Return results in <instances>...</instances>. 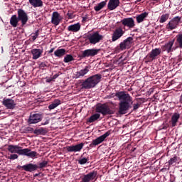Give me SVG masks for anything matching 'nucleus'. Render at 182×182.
<instances>
[{"label":"nucleus","mask_w":182,"mask_h":182,"mask_svg":"<svg viewBox=\"0 0 182 182\" xmlns=\"http://www.w3.org/2000/svg\"><path fill=\"white\" fill-rule=\"evenodd\" d=\"M31 52L33 60H36L42 56V53H43V48H33Z\"/></svg>","instance_id":"a211bd4d"},{"label":"nucleus","mask_w":182,"mask_h":182,"mask_svg":"<svg viewBox=\"0 0 182 182\" xmlns=\"http://www.w3.org/2000/svg\"><path fill=\"white\" fill-rule=\"evenodd\" d=\"M61 102L60 100H55L54 102L48 106V109L50 110H53V109H56L59 105H60Z\"/></svg>","instance_id":"72a5a7b5"},{"label":"nucleus","mask_w":182,"mask_h":182,"mask_svg":"<svg viewBox=\"0 0 182 182\" xmlns=\"http://www.w3.org/2000/svg\"><path fill=\"white\" fill-rule=\"evenodd\" d=\"M46 124H49V119H47L45 122L41 123V126H46Z\"/></svg>","instance_id":"49530a36"},{"label":"nucleus","mask_w":182,"mask_h":182,"mask_svg":"<svg viewBox=\"0 0 182 182\" xmlns=\"http://www.w3.org/2000/svg\"><path fill=\"white\" fill-rule=\"evenodd\" d=\"M89 73V66H85V68L77 71L75 74V79H79V77L85 76V75H87Z\"/></svg>","instance_id":"b1692460"},{"label":"nucleus","mask_w":182,"mask_h":182,"mask_svg":"<svg viewBox=\"0 0 182 182\" xmlns=\"http://www.w3.org/2000/svg\"><path fill=\"white\" fill-rule=\"evenodd\" d=\"M121 23L124 28H128L129 29H133L136 26V23L134 19L132 17L124 18L121 20Z\"/></svg>","instance_id":"1a4fd4ad"},{"label":"nucleus","mask_w":182,"mask_h":182,"mask_svg":"<svg viewBox=\"0 0 182 182\" xmlns=\"http://www.w3.org/2000/svg\"><path fill=\"white\" fill-rule=\"evenodd\" d=\"M178 159L177 156H173V158H171L168 161L169 166H172V164H174V163H176Z\"/></svg>","instance_id":"58836bf2"},{"label":"nucleus","mask_w":182,"mask_h":182,"mask_svg":"<svg viewBox=\"0 0 182 182\" xmlns=\"http://www.w3.org/2000/svg\"><path fill=\"white\" fill-rule=\"evenodd\" d=\"M87 38L91 45H96V43H99L101 41L105 39V36L100 34L99 31H95L89 33Z\"/></svg>","instance_id":"20e7f679"},{"label":"nucleus","mask_w":182,"mask_h":182,"mask_svg":"<svg viewBox=\"0 0 182 182\" xmlns=\"http://www.w3.org/2000/svg\"><path fill=\"white\" fill-rule=\"evenodd\" d=\"M26 132H33V128L30 127H27L26 128Z\"/></svg>","instance_id":"a18cd8bd"},{"label":"nucleus","mask_w":182,"mask_h":182,"mask_svg":"<svg viewBox=\"0 0 182 182\" xmlns=\"http://www.w3.org/2000/svg\"><path fill=\"white\" fill-rule=\"evenodd\" d=\"M48 166V161H43L39 164V168H44V167H46Z\"/></svg>","instance_id":"a19ab883"},{"label":"nucleus","mask_w":182,"mask_h":182,"mask_svg":"<svg viewBox=\"0 0 182 182\" xmlns=\"http://www.w3.org/2000/svg\"><path fill=\"white\" fill-rule=\"evenodd\" d=\"M18 156L16 154H10L9 156L7 157L9 160H16Z\"/></svg>","instance_id":"ea45409f"},{"label":"nucleus","mask_w":182,"mask_h":182,"mask_svg":"<svg viewBox=\"0 0 182 182\" xmlns=\"http://www.w3.org/2000/svg\"><path fill=\"white\" fill-rule=\"evenodd\" d=\"M17 18H18V21H21L22 26H24V25H26L28 18V14L23 11V9H20L17 11Z\"/></svg>","instance_id":"6e6552de"},{"label":"nucleus","mask_w":182,"mask_h":182,"mask_svg":"<svg viewBox=\"0 0 182 182\" xmlns=\"http://www.w3.org/2000/svg\"><path fill=\"white\" fill-rule=\"evenodd\" d=\"M110 136V132H107L104 134L101 135L98 138L94 139L92 142L90 144V147H95V146H97L100 144V143H103L107 137Z\"/></svg>","instance_id":"9d476101"},{"label":"nucleus","mask_w":182,"mask_h":182,"mask_svg":"<svg viewBox=\"0 0 182 182\" xmlns=\"http://www.w3.org/2000/svg\"><path fill=\"white\" fill-rule=\"evenodd\" d=\"M28 2L33 8H42L43 6L42 0H28Z\"/></svg>","instance_id":"a878e982"},{"label":"nucleus","mask_w":182,"mask_h":182,"mask_svg":"<svg viewBox=\"0 0 182 182\" xmlns=\"http://www.w3.org/2000/svg\"><path fill=\"white\" fill-rule=\"evenodd\" d=\"M3 105L6 107V109H15V106H16V103L12 99H4L3 100Z\"/></svg>","instance_id":"6ab92c4d"},{"label":"nucleus","mask_w":182,"mask_h":182,"mask_svg":"<svg viewBox=\"0 0 182 182\" xmlns=\"http://www.w3.org/2000/svg\"><path fill=\"white\" fill-rule=\"evenodd\" d=\"M98 119H100V114L97 112L96 114H92L87 120L88 123H93L96 122Z\"/></svg>","instance_id":"2f4dec72"},{"label":"nucleus","mask_w":182,"mask_h":182,"mask_svg":"<svg viewBox=\"0 0 182 182\" xmlns=\"http://www.w3.org/2000/svg\"><path fill=\"white\" fill-rule=\"evenodd\" d=\"M7 150L11 154H19V156H22L23 153V149H22V147L19 146V145H8Z\"/></svg>","instance_id":"0eeeda50"},{"label":"nucleus","mask_w":182,"mask_h":182,"mask_svg":"<svg viewBox=\"0 0 182 182\" xmlns=\"http://www.w3.org/2000/svg\"><path fill=\"white\" fill-rule=\"evenodd\" d=\"M83 146H85V144L80 143L76 145H71L66 147L67 151L69 153H77L79 151H82V149H83Z\"/></svg>","instance_id":"2eb2a0df"},{"label":"nucleus","mask_w":182,"mask_h":182,"mask_svg":"<svg viewBox=\"0 0 182 182\" xmlns=\"http://www.w3.org/2000/svg\"><path fill=\"white\" fill-rule=\"evenodd\" d=\"M96 113L102 114V116H107V114H114V111L110 109L107 104H97L95 107Z\"/></svg>","instance_id":"7ed1b4c3"},{"label":"nucleus","mask_w":182,"mask_h":182,"mask_svg":"<svg viewBox=\"0 0 182 182\" xmlns=\"http://www.w3.org/2000/svg\"><path fill=\"white\" fill-rule=\"evenodd\" d=\"M174 42H176V40L172 39L168 43H166L165 45L162 47L164 52H167V53H170V52H174V50L177 49V47H173V46L174 45Z\"/></svg>","instance_id":"9b49d317"},{"label":"nucleus","mask_w":182,"mask_h":182,"mask_svg":"<svg viewBox=\"0 0 182 182\" xmlns=\"http://www.w3.org/2000/svg\"><path fill=\"white\" fill-rule=\"evenodd\" d=\"M168 18H170V14H162L159 18V23H164L168 20Z\"/></svg>","instance_id":"f704fd0d"},{"label":"nucleus","mask_w":182,"mask_h":182,"mask_svg":"<svg viewBox=\"0 0 182 182\" xmlns=\"http://www.w3.org/2000/svg\"><path fill=\"white\" fill-rule=\"evenodd\" d=\"M40 66L41 68H45V66H46V65L45 64V63H41Z\"/></svg>","instance_id":"de8ad7c7"},{"label":"nucleus","mask_w":182,"mask_h":182,"mask_svg":"<svg viewBox=\"0 0 182 182\" xmlns=\"http://www.w3.org/2000/svg\"><path fill=\"white\" fill-rule=\"evenodd\" d=\"M42 119H43L42 114L31 113L27 122L28 124H36V123L42 122Z\"/></svg>","instance_id":"423d86ee"},{"label":"nucleus","mask_w":182,"mask_h":182,"mask_svg":"<svg viewBox=\"0 0 182 182\" xmlns=\"http://www.w3.org/2000/svg\"><path fill=\"white\" fill-rule=\"evenodd\" d=\"M60 21H62V16H60V14H59L58 11L53 12L51 16V23L55 26H58V25L60 23Z\"/></svg>","instance_id":"dca6fc26"},{"label":"nucleus","mask_w":182,"mask_h":182,"mask_svg":"<svg viewBox=\"0 0 182 182\" xmlns=\"http://www.w3.org/2000/svg\"><path fill=\"white\" fill-rule=\"evenodd\" d=\"M100 51V49L91 48L84 50L81 55V58H89L90 56H96Z\"/></svg>","instance_id":"4468645a"},{"label":"nucleus","mask_w":182,"mask_h":182,"mask_svg":"<svg viewBox=\"0 0 182 182\" xmlns=\"http://www.w3.org/2000/svg\"><path fill=\"white\" fill-rule=\"evenodd\" d=\"M139 107H140V103H134L133 104V111L136 112V110H137V109H139Z\"/></svg>","instance_id":"37998d69"},{"label":"nucleus","mask_w":182,"mask_h":182,"mask_svg":"<svg viewBox=\"0 0 182 182\" xmlns=\"http://www.w3.org/2000/svg\"><path fill=\"white\" fill-rule=\"evenodd\" d=\"M68 31L69 32H79V31H80V23H77L69 26L68 27Z\"/></svg>","instance_id":"bb28decb"},{"label":"nucleus","mask_w":182,"mask_h":182,"mask_svg":"<svg viewBox=\"0 0 182 182\" xmlns=\"http://www.w3.org/2000/svg\"><path fill=\"white\" fill-rule=\"evenodd\" d=\"M107 5V0L102 1L100 3L97 4L95 7L94 9L96 12H99V11H101V9H103L104 7Z\"/></svg>","instance_id":"c756f323"},{"label":"nucleus","mask_w":182,"mask_h":182,"mask_svg":"<svg viewBox=\"0 0 182 182\" xmlns=\"http://www.w3.org/2000/svg\"><path fill=\"white\" fill-rule=\"evenodd\" d=\"M123 35H124V31H123V28H116L112 33V42H116V41H119V39H120Z\"/></svg>","instance_id":"f8f14e48"},{"label":"nucleus","mask_w":182,"mask_h":182,"mask_svg":"<svg viewBox=\"0 0 182 182\" xmlns=\"http://www.w3.org/2000/svg\"><path fill=\"white\" fill-rule=\"evenodd\" d=\"M179 102H180L181 103H182V94H181V97H180Z\"/></svg>","instance_id":"3c124183"},{"label":"nucleus","mask_w":182,"mask_h":182,"mask_svg":"<svg viewBox=\"0 0 182 182\" xmlns=\"http://www.w3.org/2000/svg\"><path fill=\"white\" fill-rule=\"evenodd\" d=\"M87 161H88L87 159L82 158V159L78 160V163H79V164H81V165L86 164L87 163Z\"/></svg>","instance_id":"79ce46f5"},{"label":"nucleus","mask_w":182,"mask_h":182,"mask_svg":"<svg viewBox=\"0 0 182 182\" xmlns=\"http://www.w3.org/2000/svg\"><path fill=\"white\" fill-rule=\"evenodd\" d=\"M20 167L23 169L24 171H27L28 173H32V171L38 170V165L33 164H28Z\"/></svg>","instance_id":"aec40b11"},{"label":"nucleus","mask_w":182,"mask_h":182,"mask_svg":"<svg viewBox=\"0 0 182 182\" xmlns=\"http://www.w3.org/2000/svg\"><path fill=\"white\" fill-rule=\"evenodd\" d=\"M176 38V45L178 46L177 48L182 49V33L178 34Z\"/></svg>","instance_id":"473e14b6"},{"label":"nucleus","mask_w":182,"mask_h":182,"mask_svg":"<svg viewBox=\"0 0 182 182\" xmlns=\"http://www.w3.org/2000/svg\"><path fill=\"white\" fill-rule=\"evenodd\" d=\"M96 176H97V172L96 171H91L87 174L84 175L81 182H90L96 178Z\"/></svg>","instance_id":"f3484780"},{"label":"nucleus","mask_w":182,"mask_h":182,"mask_svg":"<svg viewBox=\"0 0 182 182\" xmlns=\"http://www.w3.org/2000/svg\"><path fill=\"white\" fill-rule=\"evenodd\" d=\"M38 176H39V174H38V173L35 174V177H38Z\"/></svg>","instance_id":"603ef678"},{"label":"nucleus","mask_w":182,"mask_h":182,"mask_svg":"<svg viewBox=\"0 0 182 182\" xmlns=\"http://www.w3.org/2000/svg\"><path fill=\"white\" fill-rule=\"evenodd\" d=\"M68 16L70 18V19H72V14L68 13Z\"/></svg>","instance_id":"09e8293b"},{"label":"nucleus","mask_w":182,"mask_h":182,"mask_svg":"<svg viewBox=\"0 0 182 182\" xmlns=\"http://www.w3.org/2000/svg\"><path fill=\"white\" fill-rule=\"evenodd\" d=\"M73 60H75V58H73V55L68 54L66 55L64 58L65 63H69V62H72Z\"/></svg>","instance_id":"c9c22d12"},{"label":"nucleus","mask_w":182,"mask_h":182,"mask_svg":"<svg viewBox=\"0 0 182 182\" xmlns=\"http://www.w3.org/2000/svg\"><path fill=\"white\" fill-rule=\"evenodd\" d=\"M154 1H159V0H154Z\"/></svg>","instance_id":"4d7b16f0"},{"label":"nucleus","mask_w":182,"mask_h":182,"mask_svg":"<svg viewBox=\"0 0 182 182\" xmlns=\"http://www.w3.org/2000/svg\"><path fill=\"white\" fill-rule=\"evenodd\" d=\"M47 82H49V80H47Z\"/></svg>","instance_id":"6e6d98bb"},{"label":"nucleus","mask_w":182,"mask_h":182,"mask_svg":"<svg viewBox=\"0 0 182 182\" xmlns=\"http://www.w3.org/2000/svg\"><path fill=\"white\" fill-rule=\"evenodd\" d=\"M55 50V48H51L49 51L48 53H52Z\"/></svg>","instance_id":"8fccbe9b"},{"label":"nucleus","mask_w":182,"mask_h":182,"mask_svg":"<svg viewBox=\"0 0 182 182\" xmlns=\"http://www.w3.org/2000/svg\"><path fill=\"white\" fill-rule=\"evenodd\" d=\"M65 54L66 50L64 48L58 49L54 52V55L56 58H62V56H65Z\"/></svg>","instance_id":"7c9ffc66"},{"label":"nucleus","mask_w":182,"mask_h":182,"mask_svg":"<svg viewBox=\"0 0 182 182\" xmlns=\"http://www.w3.org/2000/svg\"><path fill=\"white\" fill-rule=\"evenodd\" d=\"M108 97H109V99L113 97L118 99L119 101L118 113H119V114H126V113L132 109L133 97L130 96V94L126 93L124 91H118L116 93H112Z\"/></svg>","instance_id":"f257e3e1"},{"label":"nucleus","mask_w":182,"mask_h":182,"mask_svg":"<svg viewBox=\"0 0 182 182\" xmlns=\"http://www.w3.org/2000/svg\"><path fill=\"white\" fill-rule=\"evenodd\" d=\"M6 89H11V93H14V92H15V86L14 85H10L9 87H6Z\"/></svg>","instance_id":"c03bdc74"},{"label":"nucleus","mask_w":182,"mask_h":182,"mask_svg":"<svg viewBox=\"0 0 182 182\" xmlns=\"http://www.w3.org/2000/svg\"><path fill=\"white\" fill-rule=\"evenodd\" d=\"M161 53V49L154 48L152 49L151 51L149 53V56L151 59V60H154L155 59H157L158 56H160Z\"/></svg>","instance_id":"4be33fe9"},{"label":"nucleus","mask_w":182,"mask_h":182,"mask_svg":"<svg viewBox=\"0 0 182 182\" xmlns=\"http://www.w3.org/2000/svg\"><path fill=\"white\" fill-rule=\"evenodd\" d=\"M38 36H39V30L36 31L35 33H33L31 34L32 41H36V38H38Z\"/></svg>","instance_id":"4c0bfd02"},{"label":"nucleus","mask_w":182,"mask_h":182,"mask_svg":"<svg viewBox=\"0 0 182 182\" xmlns=\"http://www.w3.org/2000/svg\"><path fill=\"white\" fill-rule=\"evenodd\" d=\"M33 133L34 134H37V135L45 134L46 133V130H45V129L43 128H40L38 129H35L33 131Z\"/></svg>","instance_id":"e433bc0d"},{"label":"nucleus","mask_w":182,"mask_h":182,"mask_svg":"<svg viewBox=\"0 0 182 182\" xmlns=\"http://www.w3.org/2000/svg\"><path fill=\"white\" fill-rule=\"evenodd\" d=\"M171 182H176V181H171Z\"/></svg>","instance_id":"5fc2aeb1"},{"label":"nucleus","mask_w":182,"mask_h":182,"mask_svg":"<svg viewBox=\"0 0 182 182\" xmlns=\"http://www.w3.org/2000/svg\"><path fill=\"white\" fill-rule=\"evenodd\" d=\"M102 80V75L100 74H96L92 75L85 80L81 84L82 89H93V87H96L100 81Z\"/></svg>","instance_id":"f03ea898"},{"label":"nucleus","mask_w":182,"mask_h":182,"mask_svg":"<svg viewBox=\"0 0 182 182\" xmlns=\"http://www.w3.org/2000/svg\"><path fill=\"white\" fill-rule=\"evenodd\" d=\"M120 5V0H109L107 4V8L109 11H114Z\"/></svg>","instance_id":"412c9836"},{"label":"nucleus","mask_w":182,"mask_h":182,"mask_svg":"<svg viewBox=\"0 0 182 182\" xmlns=\"http://www.w3.org/2000/svg\"><path fill=\"white\" fill-rule=\"evenodd\" d=\"M18 23H19V18H18V16L16 15L11 16L10 18V25H11L13 28H16V26H18Z\"/></svg>","instance_id":"c85d7f7f"},{"label":"nucleus","mask_w":182,"mask_h":182,"mask_svg":"<svg viewBox=\"0 0 182 182\" xmlns=\"http://www.w3.org/2000/svg\"><path fill=\"white\" fill-rule=\"evenodd\" d=\"M133 43V37H128L123 42H121L119 44V48L121 50H124L125 49H129Z\"/></svg>","instance_id":"ddd939ff"},{"label":"nucleus","mask_w":182,"mask_h":182,"mask_svg":"<svg viewBox=\"0 0 182 182\" xmlns=\"http://www.w3.org/2000/svg\"><path fill=\"white\" fill-rule=\"evenodd\" d=\"M180 119V114L174 113L170 121V124H171L172 127H176L177 126V123H178V119Z\"/></svg>","instance_id":"393cba45"},{"label":"nucleus","mask_w":182,"mask_h":182,"mask_svg":"<svg viewBox=\"0 0 182 182\" xmlns=\"http://www.w3.org/2000/svg\"><path fill=\"white\" fill-rule=\"evenodd\" d=\"M181 23V17L177 16L171 19L166 26V29L168 31H174L178 28V25Z\"/></svg>","instance_id":"39448f33"},{"label":"nucleus","mask_w":182,"mask_h":182,"mask_svg":"<svg viewBox=\"0 0 182 182\" xmlns=\"http://www.w3.org/2000/svg\"><path fill=\"white\" fill-rule=\"evenodd\" d=\"M147 16H149V13L147 12H144L141 14L137 15L136 16L137 23H141V22H144Z\"/></svg>","instance_id":"cd10ccee"},{"label":"nucleus","mask_w":182,"mask_h":182,"mask_svg":"<svg viewBox=\"0 0 182 182\" xmlns=\"http://www.w3.org/2000/svg\"><path fill=\"white\" fill-rule=\"evenodd\" d=\"M56 77H58V75H54V79H56Z\"/></svg>","instance_id":"864d4df0"},{"label":"nucleus","mask_w":182,"mask_h":182,"mask_svg":"<svg viewBox=\"0 0 182 182\" xmlns=\"http://www.w3.org/2000/svg\"><path fill=\"white\" fill-rule=\"evenodd\" d=\"M22 156H27V157L33 159V157H36L38 156V154L36 153V151H31V149L26 148L23 149Z\"/></svg>","instance_id":"5701e85b"}]
</instances>
